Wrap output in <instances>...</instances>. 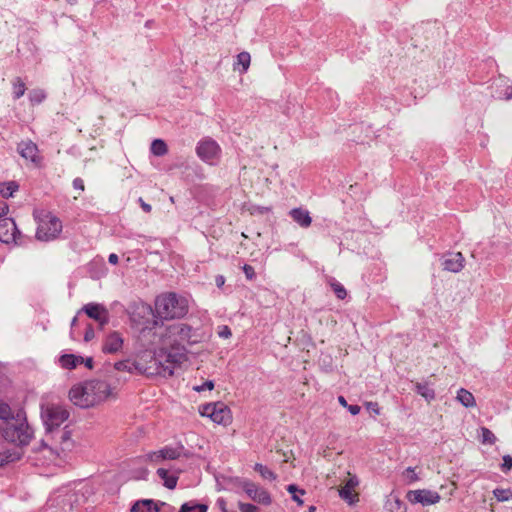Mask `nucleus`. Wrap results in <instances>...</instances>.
I'll return each instance as SVG.
<instances>
[{"mask_svg": "<svg viewBox=\"0 0 512 512\" xmlns=\"http://www.w3.org/2000/svg\"><path fill=\"white\" fill-rule=\"evenodd\" d=\"M197 340L186 324L160 325L152 335V349L139 353L135 367L148 375L172 376L185 360L187 346Z\"/></svg>", "mask_w": 512, "mask_h": 512, "instance_id": "1", "label": "nucleus"}, {"mask_svg": "<svg viewBox=\"0 0 512 512\" xmlns=\"http://www.w3.org/2000/svg\"><path fill=\"white\" fill-rule=\"evenodd\" d=\"M40 418L45 436L37 451L52 462L62 460L75 446L71 432L63 427L69 419V412L63 406L48 404L42 406Z\"/></svg>", "mask_w": 512, "mask_h": 512, "instance_id": "2", "label": "nucleus"}, {"mask_svg": "<svg viewBox=\"0 0 512 512\" xmlns=\"http://www.w3.org/2000/svg\"><path fill=\"white\" fill-rule=\"evenodd\" d=\"M114 388L101 380L77 383L68 393L69 400L77 407L91 408L108 399L115 398Z\"/></svg>", "mask_w": 512, "mask_h": 512, "instance_id": "3", "label": "nucleus"}, {"mask_svg": "<svg viewBox=\"0 0 512 512\" xmlns=\"http://www.w3.org/2000/svg\"><path fill=\"white\" fill-rule=\"evenodd\" d=\"M145 309L152 312L153 323L155 326H159L163 321L185 317L189 311V303L182 295L166 292L155 298L153 308L146 307Z\"/></svg>", "mask_w": 512, "mask_h": 512, "instance_id": "4", "label": "nucleus"}, {"mask_svg": "<svg viewBox=\"0 0 512 512\" xmlns=\"http://www.w3.org/2000/svg\"><path fill=\"white\" fill-rule=\"evenodd\" d=\"M0 419L4 420L1 430L5 440L17 446L29 444L34 432L24 413L14 417L10 407L6 403L0 402Z\"/></svg>", "mask_w": 512, "mask_h": 512, "instance_id": "5", "label": "nucleus"}, {"mask_svg": "<svg viewBox=\"0 0 512 512\" xmlns=\"http://www.w3.org/2000/svg\"><path fill=\"white\" fill-rule=\"evenodd\" d=\"M61 229L62 225L58 218L45 214L38 217L36 237L39 240L47 241L59 235Z\"/></svg>", "mask_w": 512, "mask_h": 512, "instance_id": "6", "label": "nucleus"}, {"mask_svg": "<svg viewBox=\"0 0 512 512\" xmlns=\"http://www.w3.org/2000/svg\"><path fill=\"white\" fill-rule=\"evenodd\" d=\"M240 486L252 501L264 506H269L272 503L270 493L260 485L248 479H243L240 482Z\"/></svg>", "mask_w": 512, "mask_h": 512, "instance_id": "7", "label": "nucleus"}, {"mask_svg": "<svg viewBox=\"0 0 512 512\" xmlns=\"http://www.w3.org/2000/svg\"><path fill=\"white\" fill-rule=\"evenodd\" d=\"M407 499L413 504L420 503L423 506H428L438 503L441 497L436 491L419 489L408 491Z\"/></svg>", "mask_w": 512, "mask_h": 512, "instance_id": "8", "label": "nucleus"}, {"mask_svg": "<svg viewBox=\"0 0 512 512\" xmlns=\"http://www.w3.org/2000/svg\"><path fill=\"white\" fill-rule=\"evenodd\" d=\"M20 232L13 219L3 218L0 220V241L5 244H16Z\"/></svg>", "mask_w": 512, "mask_h": 512, "instance_id": "9", "label": "nucleus"}, {"mask_svg": "<svg viewBox=\"0 0 512 512\" xmlns=\"http://www.w3.org/2000/svg\"><path fill=\"white\" fill-rule=\"evenodd\" d=\"M199 413L213 423L222 424L224 422V404L222 402L202 405L199 407Z\"/></svg>", "mask_w": 512, "mask_h": 512, "instance_id": "10", "label": "nucleus"}, {"mask_svg": "<svg viewBox=\"0 0 512 512\" xmlns=\"http://www.w3.org/2000/svg\"><path fill=\"white\" fill-rule=\"evenodd\" d=\"M21 156L31 162L35 167L41 166V157L39 156L37 145L31 141L22 142L19 146Z\"/></svg>", "mask_w": 512, "mask_h": 512, "instance_id": "11", "label": "nucleus"}, {"mask_svg": "<svg viewBox=\"0 0 512 512\" xmlns=\"http://www.w3.org/2000/svg\"><path fill=\"white\" fill-rule=\"evenodd\" d=\"M465 258L461 252L448 253L442 260L444 270L458 273L464 268Z\"/></svg>", "mask_w": 512, "mask_h": 512, "instance_id": "12", "label": "nucleus"}, {"mask_svg": "<svg viewBox=\"0 0 512 512\" xmlns=\"http://www.w3.org/2000/svg\"><path fill=\"white\" fill-rule=\"evenodd\" d=\"M220 152L221 147L212 140L202 142L197 149L198 155L205 161L213 160L220 155Z\"/></svg>", "mask_w": 512, "mask_h": 512, "instance_id": "13", "label": "nucleus"}, {"mask_svg": "<svg viewBox=\"0 0 512 512\" xmlns=\"http://www.w3.org/2000/svg\"><path fill=\"white\" fill-rule=\"evenodd\" d=\"M358 484V478L352 476L347 480L345 485L339 489V496L349 505H353L359 500L358 495L352 492Z\"/></svg>", "mask_w": 512, "mask_h": 512, "instance_id": "14", "label": "nucleus"}, {"mask_svg": "<svg viewBox=\"0 0 512 512\" xmlns=\"http://www.w3.org/2000/svg\"><path fill=\"white\" fill-rule=\"evenodd\" d=\"M123 338L117 332L110 333L103 344L102 350L105 353H118L123 348Z\"/></svg>", "mask_w": 512, "mask_h": 512, "instance_id": "15", "label": "nucleus"}, {"mask_svg": "<svg viewBox=\"0 0 512 512\" xmlns=\"http://www.w3.org/2000/svg\"><path fill=\"white\" fill-rule=\"evenodd\" d=\"M289 215L302 228H308L312 223L309 211L301 207L291 209Z\"/></svg>", "mask_w": 512, "mask_h": 512, "instance_id": "16", "label": "nucleus"}, {"mask_svg": "<svg viewBox=\"0 0 512 512\" xmlns=\"http://www.w3.org/2000/svg\"><path fill=\"white\" fill-rule=\"evenodd\" d=\"M178 456H179V452L173 448L161 449L159 451L152 452L149 455L151 461H153L156 464H159L163 460H166V459H169V460L176 459V458H178Z\"/></svg>", "mask_w": 512, "mask_h": 512, "instance_id": "17", "label": "nucleus"}, {"mask_svg": "<svg viewBox=\"0 0 512 512\" xmlns=\"http://www.w3.org/2000/svg\"><path fill=\"white\" fill-rule=\"evenodd\" d=\"M385 509L389 512H406V505L397 495L391 493L386 498Z\"/></svg>", "mask_w": 512, "mask_h": 512, "instance_id": "18", "label": "nucleus"}, {"mask_svg": "<svg viewBox=\"0 0 512 512\" xmlns=\"http://www.w3.org/2000/svg\"><path fill=\"white\" fill-rule=\"evenodd\" d=\"M251 63V56L248 52L243 51L236 56V60L233 63L234 71H238L240 74L247 72Z\"/></svg>", "mask_w": 512, "mask_h": 512, "instance_id": "19", "label": "nucleus"}, {"mask_svg": "<svg viewBox=\"0 0 512 512\" xmlns=\"http://www.w3.org/2000/svg\"><path fill=\"white\" fill-rule=\"evenodd\" d=\"M86 314L95 320L106 321V310L98 304H88L84 307Z\"/></svg>", "mask_w": 512, "mask_h": 512, "instance_id": "20", "label": "nucleus"}, {"mask_svg": "<svg viewBox=\"0 0 512 512\" xmlns=\"http://www.w3.org/2000/svg\"><path fill=\"white\" fill-rule=\"evenodd\" d=\"M157 474L163 480L164 486L170 490H173L178 481V476L176 473H172L164 468H159L157 470Z\"/></svg>", "mask_w": 512, "mask_h": 512, "instance_id": "21", "label": "nucleus"}, {"mask_svg": "<svg viewBox=\"0 0 512 512\" xmlns=\"http://www.w3.org/2000/svg\"><path fill=\"white\" fill-rule=\"evenodd\" d=\"M456 398L466 408H472V407L476 406V401H475L474 395L470 391H468L464 388H460L457 391Z\"/></svg>", "mask_w": 512, "mask_h": 512, "instance_id": "22", "label": "nucleus"}, {"mask_svg": "<svg viewBox=\"0 0 512 512\" xmlns=\"http://www.w3.org/2000/svg\"><path fill=\"white\" fill-rule=\"evenodd\" d=\"M62 368L74 369L83 362V358L74 354H64L59 359Z\"/></svg>", "mask_w": 512, "mask_h": 512, "instance_id": "23", "label": "nucleus"}, {"mask_svg": "<svg viewBox=\"0 0 512 512\" xmlns=\"http://www.w3.org/2000/svg\"><path fill=\"white\" fill-rule=\"evenodd\" d=\"M415 391L417 394L421 395L428 402L434 400L435 396H436L434 389L430 387L428 382L416 383Z\"/></svg>", "mask_w": 512, "mask_h": 512, "instance_id": "24", "label": "nucleus"}, {"mask_svg": "<svg viewBox=\"0 0 512 512\" xmlns=\"http://www.w3.org/2000/svg\"><path fill=\"white\" fill-rule=\"evenodd\" d=\"M131 512H159V509L152 500L146 499L136 502Z\"/></svg>", "mask_w": 512, "mask_h": 512, "instance_id": "25", "label": "nucleus"}, {"mask_svg": "<svg viewBox=\"0 0 512 512\" xmlns=\"http://www.w3.org/2000/svg\"><path fill=\"white\" fill-rule=\"evenodd\" d=\"M243 209L248 211L250 215H263L272 211L271 206H260L251 203H245Z\"/></svg>", "mask_w": 512, "mask_h": 512, "instance_id": "26", "label": "nucleus"}, {"mask_svg": "<svg viewBox=\"0 0 512 512\" xmlns=\"http://www.w3.org/2000/svg\"><path fill=\"white\" fill-rule=\"evenodd\" d=\"M254 470L258 472L263 479L269 481H275L277 479V474L261 463H256Z\"/></svg>", "mask_w": 512, "mask_h": 512, "instance_id": "27", "label": "nucleus"}, {"mask_svg": "<svg viewBox=\"0 0 512 512\" xmlns=\"http://www.w3.org/2000/svg\"><path fill=\"white\" fill-rule=\"evenodd\" d=\"M178 512H207V506L189 501L183 503Z\"/></svg>", "mask_w": 512, "mask_h": 512, "instance_id": "28", "label": "nucleus"}, {"mask_svg": "<svg viewBox=\"0 0 512 512\" xmlns=\"http://www.w3.org/2000/svg\"><path fill=\"white\" fill-rule=\"evenodd\" d=\"M17 189L18 185L15 182H6L0 184V194L5 198L12 197Z\"/></svg>", "mask_w": 512, "mask_h": 512, "instance_id": "29", "label": "nucleus"}, {"mask_svg": "<svg viewBox=\"0 0 512 512\" xmlns=\"http://www.w3.org/2000/svg\"><path fill=\"white\" fill-rule=\"evenodd\" d=\"M493 495L499 502H506L512 499V490L510 488H496L493 490Z\"/></svg>", "mask_w": 512, "mask_h": 512, "instance_id": "30", "label": "nucleus"}, {"mask_svg": "<svg viewBox=\"0 0 512 512\" xmlns=\"http://www.w3.org/2000/svg\"><path fill=\"white\" fill-rule=\"evenodd\" d=\"M480 433H481V442L483 444L493 445V444L496 443V441H497L496 436L487 427H481L480 428Z\"/></svg>", "mask_w": 512, "mask_h": 512, "instance_id": "31", "label": "nucleus"}, {"mask_svg": "<svg viewBox=\"0 0 512 512\" xmlns=\"http://www.w3.org/2000/svg\"><path fill=\"white\" fill-rule=\"evenodd\" d=\"M151 151L156 156H162L167 152L166 143L161 139H156L152 142Z\"/></svg>", "mask_w": 512, "mask_h": 512, "instance_id": "32", "label": "nucleus"}, {"mask_svg": "<svg viewBox=\"0 0 512 512\" xmlns=\"http://www.w3.org/2000/svg\"><path fill=\"white\" fill-rule=\"evenodd\" d=\"M139 358V355L137 356L136 360L133 362V363H130L129 361H119V362H116L115 363V369L119 370V371H128V372H132L133 370H137V368L135 367V364L137 362ZM139 372H141L139 369H138Z\"/></svg>", "mask_w": 512, "mask_h": 512, "instance_id": "33", "label": "nucleus"}, {"mask_svg": "<svg viewBox=\"0 0 512 512\" xmlns=\"http://www.w3.org/2000/svg\"><path fill=\"white\" fill-rule=\"evenodd\" d=\"M331 287L338 299L343 300L346 298L347 291L342 284H340L339 282H334L331 284Z\"/></svg>", "mask_w": 512, "mask_h": 512, "instance_id": "34", "label": "nucleus"}, {"mask_svg": "<svg viewBox=\"0 0 512 512\" xmlns=\"http://www.w3.org/2000/svg\"><path fill=\"white\" fill-rule=\"evenodd\" d=\"M238 507L240 512H259V508L251 503L239 502Z\"/></svg>", "mask_w": 512, "mask_h": 512, "instance_id": "35", "label": "nucleus"}, {"mask_svg": "<svg viewBox=\"0 0 512 512\" xmlns=\"http://www.w3.org/2000/svg\"><path fill=\"white\" fill-rule=\"evenodd\" d=\"M503 463L501 464V470L504 473H507L512 469V456L510 455H504L503 456Z\"/></svg>", "mask_w": 512, "mask_h": 512, "instance_id": "36", "label": "nucleus"}, {"mask_svg": "<svg viewBox=\"0 0 512 512\" xmlns=\"http://www.w3.org/2000/svg\"><path fill=\"white\" fill-rule=\"evenodd\" d=\"M13 93L15 94V97H17V98L23 96L25 93L24 83L21 81L16 82L13 87Z\"/></svg>", "mask_w": 512, "mask_h": 512, "instance_id": "37", "label": "nucleus"}, {"mask_svg": "<svg viewBox=\"0 0 512 512\" xmlns=\"http://www.w3.org/2000/svg\"><path fill=\"white\" fill-rule=\"evenodd\" d=\"M242 269H243V272H244V274H245V276H246V278H247L248 280H253V279L255 278L256 273H255L254 268H253L251 265H249V264H245V265L242 267Z\"/></svg>", "mask_w": 512, "mask_h": 512, "instance_id": "38", "label": "nucleus"}, {"mask_svg": "<svg viewBox=\"0 0 512 512\" xmlns=\"http://www.w3.org/2000/svg\"><path fill=\"white\" fill-rule=\"evenodd\" d=\"M214 387V384L212 381H206L204 382L202 385H197V386H194L193 387V390L196 391V392H202V391H205V390H212Z\"/></svg>", "mask_w": 512, "mask_h": 512, "instance_id": "39", "label": "nucleus"}, {"mask_svg": "<svg viewBox=\"0 0 512 512\" xmlns=\"http://www.w3.org/2000/svg\"><path fill=\"white\" fill-rule=\"evenodd\" d=\"M404 474H406V476H407V478L409 480V483L416 482L419 479V477L415 473V470H414L413 467L406 468Z\"/></svg>", "mask_w": 512, "mask_h": 512, "instance_id": "40", "label": "nucleus"}, {"mask_svg": "<svg viewBox=\"0 0 512 512\" xmlns=\"http://www.w3.org/2000/svg\"><path fill=\"white\" fill-rule=\"evenodd\" d=\"M366 408L375 413V414H379L380 413V409H379V405L377 402H367L366 403Z\"/></svg>", "mask_w": 512, "mask_h": 512, "instance_id": "41", "label": "nucleus"}, {"mask_svg": "<svg viewBox=\"0 0 512 512\" xmlns=\"http://www.w3.org/2000/svg\"><path fill=\"white\" fill-rule=\"evenodd\" d=\"M287 491L293 496L296 495V492H299L301 495L305 494L303 489H298V487L294 484H291L287 487Z\"/></svg>", "mask_w": 512, "mask_h": 512, "instance_id": "42", "label": "nucleus"}, {"mask_svg": "<svg viewBox=\"0 0 512 512\" xmlns=\"http://www.w3.org/2000/svg\"><path fill=\"white\" fill-rule=\"evenodd\" d=\"M347 410L353 415H358L360 413L361 407L359 405H349L347 406Z\"/></svg>", "mask_w": 512, "mask_h": 512, "instance_id": "43", "label": "nucleus"}, {"mask_svg": "<svg viewBox=\"0 0 512 512\" xmlns=\"http://www.w3.org/2000/svg\"><path fill=\"white\" fill-rule=\"evenodd\" d=\"M44 98V94L42 91H36L31 95L32 101L40 102Z\"/></svg>", "mask_w": 512, "mask_h": 512, "instance_id": "44", "label": "nucleus"}, {"mask_svg": "<svg viewBox=\"0 0 512 512\" xmlns=\"http://www.w3.org/2000/svg\"><path fill=\"white\" fill-rule=\"evenodd\" d=\"M8 213V206L5 202L0 201V217L5 216Z\"/></svg>", "mask_w": 512, "mask_h": 512, "instance_id": "45", "label": "nucleus"}, {"mask_svg": "<svg viewBox=\"0 0 512 512\" xmlns=\"http://www.w3.org/2000/svg\"><path fill=\"white\" fill-rule=\"evenodd\" d=\"M505 100H511L512 99V86H508L506 88V91L504 93V97H503Z\"/></svg>", "mask_w": 512, "mask_h": 512, "instance_id": "46", "label": "nucleus"}, {"mask_svg": "<svg viewBox=\"0 0 512 512\" xmlns=\"http://www.w3.org/2000/svg\"><path fill=\"white\" fill-rule=\"evenodd\" d=\"M74 187L82 191L84 189L83 182L81 180H75Z\"/></svg>", "mask_w": 512, "mask_h": 512, "instance_id": "47", "label": "nucleus"}, {"mask_svg": "<svg viewBox=\"0 0 512 512\" xmlns=\"http://www.w3.org/2000/svg\"><path fill=\"white\" fill-rule=\"evenodd\" d=\"M109 262L113 265L118 263V256L116 254H110Z\"/></svg>", "mask_w": 512, "mask_h": 512, "instance_id": "48", "label": "nucleus"}, {"mask_svg": "<svg viewBox=\"0 0 512 512\" xmlns=\"http://www.w3.org/2000/svg\"><path fill=\"white\" fill-rule=\"evenodd\" d=\"M338 402H339V404H340L341 406H343V407L347 408L348 403H347V401H346V399H345V397H344V396H339V397H338Z\"/></svg>", "mask_w": 512, "mask_h": 512, "instance_id": "49", "label": "nucleus"}, {"mask_svg": "<svg viewBox=\"0 0 512 512\" xmlns=\"http://www.w3.org/2000/svg\"><path fill=\"white\" fill-rule=\"evenodd\" d=\"M140 203H141V206L142 208L146 211V212H150L151 211V206L145 202L142 201V199H140Z\"/></svg>", "mask_w": 512, "mask_h": 512, "instance_id": "50", "label": "nucleus"}, {"mask_svg": "<svg viewBox=\"0 0 512 512\" xmlns=\"http://www.w3.org/2000/svg\"><path fill=\"white\" fill-rule=\"evenodd\" d=\"M292 499H293L295 502H297V504H298L299 506H302V505H303V503H304V502H303V500H302V499H301L297 494H296V495H293V496H292Z\"/></svg>", "mask_w": 512, "mask_h": 512, "instance_id": "51", "label": "nucleus"}, {"mask_svg": "<svg viewBox=\"0 0 512 512\" xmlns=\"http://www.w3.org/2000/svg\"><path fill=\"white\" fill-rule=\"evenodd\" d=\"M225 411H226V421H227L228 418L231 419V411L227 406L225 408Z\"/></svg>", "mask_w": 512, "mask_h": 512, "instance_id": "52", "label": "nucleus"}, {"mask_svg": "<svg viewBox=\"0 0 512 512\" xmlns=\"http://www.w3.org/2000/svg\"><path fill=\"white\" fill-rule=\"evenodd\" d=\"M85 364L88 368H92V359L91 358H88L86 361H85Z\"/></svg>", "mask_w": 512, "mask_h": 512, "instance_id": "53", "label": "nucleus"}, {"mask_svg": "<svg viewBox=\"0 0 512 512\" xmlns=\"http://www.w3.org/2000/svg\"><path fill=\"white\" fill-rule=\"evenodd\" d=\"M230 336H231V330L229 329L228 326H226V338H228Z\"/></svg>", "mask_w": 512, "mask_h": 512, "instance_id": "54", "label": "nucleus"}, {"mask_svg": "<svg viewBox=\"0 0 512 512\" xmlns=\"http://www.w3.org/2000/svg\"><path fill=\"white\" fill-rule=\"evenodd\" d=\"M92 336H93V332H91V333H86V335H85V340H86V341H88Z\"/></svg>", "mask_w": 512, "mask_h": 512, "instance_id": "55", "label": "nucleus"}, {"mask_svg": "<svg viewBox=\"0 0 512 512\" xmlns=\"http://www.w3.org/2000/svg\"><path fill=\"white\" fill-rule=\"evenodd\" d=\"M316 511V507L315 506H310L309 509H308V512H315Z\"/></svg>", "mask_w": 512, "mask_h": 512, "instance_id": "56", "label": "nucleus"}, {"mask_svg": "<svg viewBox=\"0 0 512 512\" xmlns=\"http://www.w3.org/2000/svg\"><path fill=\"white\" fill-rule=\"evenodd\" d=\"M17 457H12V456H8L7 457V461H13L14 459H16Z\"/></svg>", "mask_w": 512, "mask_h": 512, "instance_id": "57", "label": "nucleus"}]
</instances>
